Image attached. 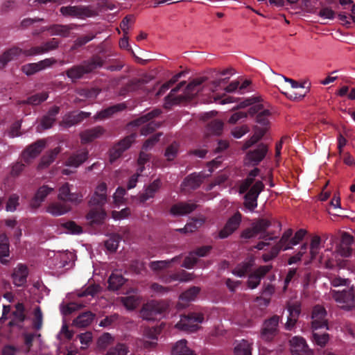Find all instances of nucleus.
<instances>
[{"instance_id":"nucleus-1","label":"nucleus","mask_w":355,"mask_h":355,"mask_svg":"<svg viewBox=\"0 0 355 355\" xmlns=\"http://www.w3.org/2000/svg\"><path fill=\"white\" fill-rule=\"evenodd\" d=\"M258 174V168L252 170L246 180L241 183L239 189L240 193L248 191L245 196L244 205L245 208L250 211H254L257 207V198L264 187L261 180H255V177Z\"/></svg>"},{"instance_id":"nucleus-2","label":"nucleus","mask_w":355,"mask_h":355,"mask_svg":"<svg viewBox=\"0 0 355 355\" xmlns=\"http://www.w3.org/2000/svg\"><path fill=\"white\" fill-rule=\"evenodd\" d=\"M354 242L353 237L347 232H343L340 243L337 245L336 251L332 252L331 248H327L324 250V253L321 256L322 263H324L327 268H331L335 263H338V256L348 257L352 254V245Z\"/></svg>"},{"instance_id":"nucleus-3","label":"nucleus","mask_w":355,"mask_h":355,"mask_svg":"<svg viewBox=\"0 0 355 355\" xmlns=\"http://www.w3.org/2000/svg\"><path fill=\"white\" fill-rule=\"evenodd\" d=\"M74 257V254L69 251H51L48 253L47 265L55 274L59 275L64 271V268L72 266Z\"/></svg>"},{"instance_id":"nucleus-4","label":"nucleus","mask_w":355,"mask_h":355,"mask_svg":"<svg viewBox=\"0 0 355 355\" xmlns=\"http://www.w3.org/2000/svg\"><path fill=\"white\" fill-rule=\"evenodd\" d=\"M168 304L164 301H150L144 304L140 311L141 317L146 320H154L163 317Z\"/></svg>"},{"instance_id":"nucleus-5","label":"nucleus","mask_w":355,"mask_h":355,"mask_svg":"<svg viewBox=\"0 0 355 355\" xmlns=\"http://www.w3.org/2000/svg\"><path fill=\"white\" fill-rule=\"evenodd\" d=\"M204 321V315L201 313H191L188 315H183L175 324V328L186 332H194L200 329V324Z\"/></svg>"},{"instance_id":"nucleus-6","label":"nucleus","mask_w":355,"mask_h":355,"mask_svg":"<svg viewBox=\"0 0 355 355\" xmlns=\"http://www.w3.org/2000/svg\"><path fill=\"white\" fill-rule=\"evenodd\" d=\"M220 163V160L218 158H216V159L210 162L209 165L208 166L209 173H200L198 174L193 173L189 175L182 184V189H193L197 188L201 184L202 180L206 177L209 176L214 171V168H217Z\"/></svg>"},{"instance_id":"nucleus-7","label":"nucleus","mask_w":355,"mask_h":355,"mask_svg":"<svg viewBox=\"0 0 355 355\" xmlns=\"http://www.w3.org/2000/svg\"><path fill=\"white\" fill-rule=\"evenodd\" d=\"M293 236V230L288 229L286 230L278 243L272 249L270 254L263 255L265 261H268L275 257L280 250H287L292 249L293 245L291 244V236Z\"/></svg>"},{"instance_id":"nucleus-8","label":"nucleus","mask_w":355,"mask_h":355,"mask_svg":"<svg viewBox=\"0 0 355 355\" xmlns=\"http://www.w3.org/2000/svg\"><path fill=\"white\" fill-rule=\"evenodd\" d=\"M333 297L343 309L350 310L354 306L355 294L353 288L333 291Z\"/></svg>"},{"instance_id":"nucleus-9","label":"nucleus","mask_w":355,"mask_h":355,"mask_svg":"<svg viewBox=\"0 0 355 355\" xmlns=\"http://www.w3.org/2000/svg\"><path fill=\"white\" fill-rule=\"evenodd\" d=\"M327 315V311L323 306L320 305H316L313 308L311 317V329L313 331L323 328L327 330L329 329L328 327Z\"/></svg>"},{"instance_id":"nucleus-10","label":"nucleus","mask_w":355,"mask_h":355,"mask_svg":"<svg viewBox=\"0 0 355 355\" xmlns=\"http://www.w3.org/2000/svg\"><path fill=\"white\" fill-rule=\"evenodd\" d=\"M159 113V111L157 110L151 112H148V114L135 120L133 123L136 126L143 125L141 129V133L143 135H147L153 130H154L155 128L157 126L156 123L150 120L155 116H158Z\"/></svg>"},{"instance_id":"nucleus-11","label":"nucleus","mask_w":355,"mask_h":355,"mask_svg":"<svg viewBox=\"0 0 355 355\" xmlns=\"http://www.w3.org/2000/svg\"><path fill=\"white\" fill-rule=\"evenodd\" d=\"M279 318L274 315L266 320L261 331L260 337L265 341H270L277 335Z\"/></svg>"},{"instance_id":"nucleus-12","label":"nucleus","mask_w":355,"mask_h":355,"mask_svg":"<svg viewBox=\"0 0 355 355\" xmlns=\"http://www.w3.org/2000/svg\"><path fill=\"white\" fill-rule=\"evenodd\" d=\"M271 225V222L266 219H260L252 224L251 229L246 230L242 234L245 239H250L257 235L261 238H265L267 229Z\"/></svg>"},{"instance_id":"nucleus-13","label":"nucleus","mask_w":355,"mask_h":355,"mask_svg":"<svg viewBox=\"0 0 355 355\" xmlns=\"http://www.w3.org/2000/svg\"><path fill=\"white\" fill-rule=\"evenodd\" d=\"M163 324L154 327H146L144 330V347L147 349L155 348L157 345L158 336L160 334Z\"/></svg>"},{"instance_id":"nucleus-14","label":"nucleus","mask_w":355,"mask_h":355,"mask_svg":"<svg viewBox=\"0 0 355 355\" xmlns=\"http://www.w3.org/2000/svg\"><path fill=\"white\" fill-rule=\"evenodd\" d=\"M291 350L293 355H313L305 339L300 336H294L290 340Z\"/></svg>"},{"instance_id":"nucleus-15","label":"nucleus","mask_w":355,"mask_h":355,"mask_svg":"<svg viewBox=\"0 0 355 355\" xmlns=\"http://www.w3.org/2000/svg\"><path fill=\"white\" fill-rule=\"evenodd\" d=\"M107 200V185L104 182L98 184L91 197L89 205L102 207Z\"/></svg>"},{"instance_id":"nucleus-16","label":"nucleus","mask_w":355,"mask_h":355,"mask_svg":"<svg viewBox=\"0 0 355 355\" xmlns=\"http://www.w3.org/2000/svg\"><path fill=\"white\" fill-rule=\"evenodd\" d=\"M55 62L56 60L53 58H46L36 63L24 64L22 67L21 70L27 76H31L36 72L51 67Z\"/></svg>"},{"instance_id":"nucleus-17","label":"nucleus","mask_w":355,"mask_h":355,"mask_svg":"<svg viewBox=\"0 0 355 355\" xmlns=\"http://www.w3.org/2000/svg\"><path fill=\"white\" fill-rule=\"evenodd\" d=\"M135 135H131L124 139L121 141L118 144L114 146L110 152V162H114L116 159H117L121 154L128 149L131 144L134 141L135 139Z\"/></svg>"},{"instance_id":"nucleus-18","label":"nucleus","mask_w":355,"mask_h":355,"mask_svg":"<svg viewBox=\"0 0 355 355\" xmlns=\"http://www.w3.org/2000/svg\"><path fill=\"white\" fill-rule=\"evenodd\" d=\"M205 81L203 77H200L193 80L186 87L184 95L177 99H174L173 103H178L182 100H189L196 96L200 89L201 84Z\"/></svg>"},{"instance_id":"nucleus-19","label":"nucleus","mask_w":355,"mask_h":355,"mask_svg":"<svg viewBox=\"0 0 355 355\" xmlns=\"http://www.w3.org/2000/svg\"><path fill=\"white\" fill-rule=\"evenodd\" d=\"M241 221V214L239 212L234 214L226 223L224 227L219 232L220 239H225L231 235L239 227Z\"/></svg>"},{"instance_id":"nucleus-20","label":"nucleus","mask_w":355,"mask_h":355,"mask_svg":"<svg viewBox=\"0 0 355 355\" xmlns=\"http://www.w3.org/2000/svg\"><path fill=\"white\" fill-rule=\"evenodd\" d=\"M53 191L54 187H51L48 185H43L40 187L32 198L30 202V207L34 209L39 208L44 201L45 198Z\"/></svg>"},{"instance_id":"nucleus-21","label":"nucleus","mask_w":355,"mask_h":355,"mask_svg":"<svg viewBox=\"0 0 355 355\" xmlns=\"http://www.w3.org/2000/svg\"><path fill=\"white\" fill-rule=\"evenodd\" d=\"M249 114H257V121L262 125H266L269 122L270 112L264 107L263 104L253 105L249 110Z\"/></svg>"},{"instance_id":"nucleus-22","label":"nucleus","mask_w":355,"mask_h":355,"mask_svg":"<svg viewBox=\"0 0 355 355\" xmlns=\"http://www.w3.org/2000/svg\"><path fill=\"white\" fill-rule=\"evenodd\" d=\"M58 199L64 201H69L71 202L78 203L82 200V195L77 193H71L70 185L69 183H65L59 188L58 190Z\"/></svg>"},{"instance_id":"nucleus-23","label":"nucleus","mask_w":355,"mask_h":355,"mask_svg":"<svg viewBox=\"0 0 355 355\" xmlns=\"http://www.w3.org/2000/svg\"><path fill=\"white\" fill-rule=\"evenodd\" d=\"M60 12L65 17L83 18L90 16L89 10L85 6H63Z\"/></svg>"},{"instance_id":"nucleus-24","label":"nucleus","mask_w":355,"mask_h":355,"mask_svg":"<svg viewBox=\"0 0 355 355\" xmlns=\"http://www.w3.org/2000/svg\"><path fill=\"white\" fill-rule=\"evenodd\" d=\"M287 311L288 312V315L285 327L287 330H291L294 327L300 315L301 311L300 304L299 302L288 303L287 306Z\"/></svg>"},{"instance_id":"nucleus-25","label":"nucleus","mask_w":355,"mask_h":355,"mask_svg":"<svg viewBox=\"0 0 355 355\" xmlns=\"http://www.w3.org/2000/svg\"><path fill=\"white\" fill-rule=\"evenodd\" d=\"M162 186L160 180L157 179L152 183L144 187L142 193L139 194V200L141 203L155 197L156 193L159 190Z\"/></svg>"},{"instance_id":"nucleus-26","label":"nucleus","mask_w":355,"mask_h":355,"mask_svg":"<svg viewBox=\"0 0 355 355\" xmlns=\"http://www.w3.org/2000/svg\"><path fill=\"white\" fill-rule=\"evenodd\" d=\"M46 144L44 140H40L29 146L22 153V158L26 162L35 158L44 148Z\"/></svg>"},{"instance_id":"nucleus-27","label":"nucleus","mask_w":355,"mask_h":355,"mask_svg":"<svg viewBox=\"0 0 355 355\" xmlns=\"http://www.w3.org/2000/svg\"><path fill=\"white\" fill-rule=\"evenodd\" d=\"M321 250V238L319 236H313L311 238L310 247H309V257L306 259V263H309L313 259H316L317 257L319 259V261L321 264H323L325 266L324 263H322L320 260L321 256L324 253L322 252L320 254Z\"/></svg>"},{"instance_id":"nucleus-28","label":"nucleus","mask_w":355,"mask_h":355,"mask_svg":"<svg viewBox=\"0 0 355 355\" xmlns=\"http://www.w3.org/2000/svg\"><path fill=\"white\" fill-rule=\"evenodd\" d=\"M148 159L149 155L148 154L144 152L140 153L138 159V164L139 166L137 171V173L130 178L127 185L128 189H131L136 187L138 178L140 175H141V173L144 170V166L143 165L148 160Z\"/></svg>"},{"instance_id":"nucleus-29","label":"nucleus","mask_w":355,"mask_h":355,"mask_svg":"<svg viewBox=\"0 0 355 355\" xmlns=\"http://www.w3.org/2000/svg\"><path fill=\"white\" fill-rule=\"evenodd\" d=\"M271 269L269 265L259 267L256 271L248 277V286L250 288L254 289L259 284L261 278Z\"/></svg>"},{"instance_id":"nucleus-30","label":"nucleus","mask_w":355,"mask_h":355,"mask_svg":"<svg viewBox=\"0 0 355 355\" xmlns=\"http://www.w3.org/2000/svg\"><path fill=\"white\" fill-rule=\"evenodd\" d=\"M28 274L27 267L21 263L18 264L12 273L13 284L17 286H23L26 282Z\"/></svg>"},{"instance_id":"nucleus-31","label":"nucleus","mask_w":355,"mask_h":355,"mask_svg":"<svg viewBox=\"0 0 355 355\" xmlns=\"http://www.w3.org/2000/svg\"><path fill=\"white\" fill-rule=\"evenodd\" d=\"M89 114L90 113L85 112H80L78 113L72 112L67 114L63 117L60 125L65 128L71 127L81 121L83 119L88 117Z\"/></svg>"},{"instance_id":"nucleus-32","label":"nucleus","mask_w":355,"mask_h":355,"mask_svg":"<svg viewBox=\"0 0 355 355\" xmlns=\"http://www.w3.org/2000/svg\"><path fill=\"white\" fill-rule=\"evenodd\" d=\"M23 55V49L13 47L6 51L0 56V68H3L9 62L17 59Z\"/></svg>"},{"instance_id":"nucleus-33","label":"nucleus","mask_w":355,"mask_h":355,"mask_svg":"<svg viewBox=\"0 0 355 355\" xmlns=\"http://www.w3.org/2000/svg\"><path fill=\"white\" fill-rule=\"evenodd\" d=\"M268 148L264 144H260L254 151L250 152L247 155L248 162L252 164H257L266 156Z\"/></svg>"},{"instance_id":"nucleus-34","label":"nucleus","mask_w":355,"mask_h":355,"mask_svg":"<svg viewBox=\"0 0 355 355\" xmlns=\"http://www.w3.org/2000/svg\"><path fill=\"white\" fill-rule=\"evenodd\" d=\"M227 81V78H220L211 83L209 90L211 92V96L209 97V99L207 101V103L216 102L220 99L222 96L219 94L218 92L221 89V86L225 85Z\"/></svg>"},{"instance_id":"nucleus-35","label":"nucleus","mask_w":355,"mask_h":355,"mask_svg":"<svg viewBox=\"0 0 355 355\" xmlns=\"http://www.w3.org/2000/svg\"><path fill=\"white\" fill-rule=\"evenodd\" d=\"M70 211V207L64 203L53 202L46 207V211L53 216H60Z\"/></svg>"},{"instance_id":"nucleus-36","label":"nucleus","mask_w":355,"mask_h":355,"mask_svg":"<svg viewBox=\"0 0 355 355\" xmlns=\"http://www.w3.org/2000/svg\"><path fill=\"white\" fill-rule=\"evenodd\" d=\"M88 152L81 150L76 154L71 155L65 163L66 166L73 168H78L87 159Z\"/></svg>"},{"instance_id":"nucleus-37","label":"nucleus","mask_w":355,"mask_h":355,"mask_svg":"<svg viewBox=\"0 0 355 355\" xmlns=\"http://www.w3.org/2000/svg\"><path fill=\"white\" fill-rule=\"evenodd\" d=\"M195 209L196 205L193 203L180 202L173 205L170 212L173 216H180L189 214Z\"/></svg>"},{"instance_id":"nucleus-38","label":"nucleus","mask_w":355,"mask_h":355,"mask_svg":"<svg viewBox=\"0 0 355 355\" xmlns=\"http://www.w3.org/2000/svg\"><path fill=\"white\" fill-rule=\"evenodd\" d=\"M181 257L178 256L169 260L151 261L149 263V267L153 272H159L168 268L172 263L179 261Z\"/></svg>"},{"instance_id":"nucleus-39","label":"nucleus","mask_w":355,"mask_h":355,"mask_svg":"<svg viewBox=\"0 0 355 355\" xmlns=\"http://www.w3.org/2000/svg\"><path fill=\"white\" fill-rule=\"evenodd\" d=\"M106 218V213L102 207L92 209L87 215V219L92 224H101Z\"/></svg>"},{"instance_id":"nucleus-40","label":"nucleus","mask_w":355,"mask_h":355,"mask_svg":"<svg viewBox=\"0 0 355 355\" xmlns=\"http://www.w3.org/2000/svg\"><path fill=\"white\" fill-rule=\"evenodd\" d=\"M193 279L191 273L184 270L179 273H174L170 275L163 276L161 279L165 284H170L175 281L189 282Z\"/></svg>"},{"instance_id":"nucleus-41","label":"nucleus","mask_w":355,"mask_h":355,"mask_svg":"<svg viewBox=\"0 0 355 355\" xmlns=\"http://www.w3.org/2000/svg\"><path fill=\"white\" fill-rule=\"evenodd\" d=\"M171 355H195V353L187 345L185 340H180L173 346Z\"/></svg>"},{"instance_id":"nucleus-42","label":"nucleus","mask_w":355,"mask_h":355,"mask_svg":"<svg viewBox=\"0 0 355 355\" xmlns=\"http://www.w3.org/2000/svg\"><path fill=\"white\" fill-rule=\"evenodd\" d=\"M92 69L93 67L92 65L76 66L68 70L67 75L71 80H76L81 78L84 73L89 72Z\"/></svg>"},{"instance_id":"nucleus-43","label":"nucleus","mask_w":355,"mask_h":355,"mask_svg":"<svg viewBox=\"0 0 355 355\" xmlns=\"http://www.w3.org/2000/svg\"><path fill=\"white\" fill-rule=\"evenodd\" d=\"M70 29L71 28L68 26L53 25L50 27H42L40 31L44 32L45 31H49L51 35L67 37L69 35Z\"/></svg>"},{"instance_id":"nucleus-44","label":"nucleus","mask_w":355,"mask_h":355,"mask_svg":"<svg viewBox=\"0 0 355 355\" xmlns=\"http://www.w3.org/2000/svg\"><path fill=\"white\" fill-rule=\"evenodd\" d=\"M254 258L251 257L249 259L239 264L232 271V273L239 277H243L245 274L250 271L254 264Z\"/></svg>"},{"instance_id":"nucleus-45","label":"nucleus","mask_w":355,"mask_h":355,"mask_svg":"<svg viewBox=\"0 0 355 355\" xmlns=\"http://www.w3.org/2000/svg\"><path fill=\"white\" fill-rule=\"evenodd\" d=\"M103 133V130L101 127H96L92 129L87 130L80 135L82 142L87 143L100 137Z\"/></svg>"},{"instance_id":"nucleus-46","label":"nucleus","mask_w":355,"mask_h":355,"mask_svg":"<svg viewBox=\"0 0 355 355\" xmlns=\"http://www.w3.org/2000/svg\"><path fill=\"white\" fill-rule=\"evenodd\" d=\"M9 256L8 238L6 234L0 235V261L6 264L8 262L6 258Z\"/></svg>"},{"instance_id":"nucleus-47","label":"nucleus","mask_w":355,"mask_h":355,"mask_svg":"<svg viewBox=\"0 0 355 355\" xmlns=\"http://www.w3.org/2000/svg\"><path fill=\"white\" fill-rule=\"evenodd\" d=\"M94 315L89 312H85L79 315L73 321V324L74 326L78 327H85L91 324L94 320Z\"/></svg>"},{"instance_id":"nucleus-48","label":"nucleus","mask_w":355,"mask_h":355,"mask_svg":"<svg viewBox=\"0 0 355 355\" xmlns=\"http://www.w3.org/2000/svg\"><path fill=\"white\" fill-rule=\"evenodd\" d=\"M59 107L55 106L43 117L41 122V126L43 129H48L52 126L55 121V117L59 112Z\"/></svg>"},{"instance_id":"nucleus-49","label":"nucleus","mask_w":355,"mask_h":355,"mask_svg":"<svg viewBox=\"0 0 355 355\" xmlns=\"http://www.w3.org/2000/svg\"><path fill=\"white\" fill-rule=\"evenodd\" d=\"M235 355H252V343L245 340H242L234 347Z\"/></svg>"},{"instance_id":"nucleus-50","label":"nucleus","mask_w":355,"mask_h":355,"mask_svg":"<svg viewBox=\"0 0 355 355\" xmlns=\"http://www.w3.org/2000/svg\"><path fill=\"white\" fill-rule=\"evenodd\" d=\"M60 148L57 147L55 148L53 150L48 153L46 155L43 156L39 164V168H43L47 167L50 164H51L55 160V158L60 153Z\"/></svg>"},{"instance_id":"nucleus-51","label":"nucleus","mask_w":355,"mask_h":355,"mask_svg":"<svg viewBox=\"0 0 355 355\" xmlns=\"http://www.w3.org/2000/svg\"><path fill=\"white\" fill-rule=\"evenodd\" d=\"M124 282L125 279L120 273H112L108 279V287L112 291L117 290L124 284Z\"/></svg>"},{"instance_id":"nucleus-52","label":"nucleus","mask_w":355,"mask_h":355,"mask_svg":"<svg viewBox=\"0 0 355 355\" xmlns=\"http://www.w3.org/2000/svg\"><path fill=\"white\" fill-rule=\"evenodd\" d=\"M114 341L113 336L109 333H104L97 340L96 347L98 350H104Z\"/></svg>"},{"instance_id":"nucleus-53","label":"nucleus","mask_w":355,"mask_h":355,"mask_svg":"<svg viewBox=\"0 0 355 355\" xmlns=\"http://www.w3.org/2000/svg\"><path fill=\"white\" fill-rule=\"evenodd\" d=\"M121 302L128 310H133L139 304V299L135 295H130L127 297H121Z\"/></svg>"},{"instance_id":"nucleus-54","label":"nucleus","mask_w":355,"mask_h":355,"mask_svg":"<svg viewBox=\"0 0 355 355\" xmlns=\"http://www.w3.org/2000/svg\"><path fill=\"white\" fill-rule=\"evenodd\" d=\"M200 292V288L196 286H193L185 292H184L180 296V300L185 302H189L193 301L197 297Z\"/></svg>"},{"instance_id":"nucleus-55","label":"nucleus","mask_w":355,"mask_h":355,"mask_svg":"<svg viewBox=\"0 0 355 355\" xmlns=\"http://www.w3.org/2000/svg\"><path fill=\"white\" fill-rule=\"evenodd\" d=\"M128 347L123 343H118L114 347H110L106 355H128Z\"/></svg>"},{"instance_id":"nucleus-56","label":"nucleus","mask_w":355,"mask_h":355,"mask_svg":"<svg viewBox=\"0 0 355 355\" xmlns=\"http://www.w3.org/2000/svg\"><path fill=\"white\" fill-rule=\"evenodd\" d=\"M123 108V105H114V106H112V107H110L109 108H107L104 110H102L101 112H98L96 116H95V119H105L108 116H110V115H112L113 113L119 111V110H121Z\"/></svg>"},{"instance_id":"nucleus-57","label":"nucleus","mask_w":355,"mask_h":355,"mask_svg":"<svg viewBox=\"0 0 355 355\" xmlns=\"http://www.w3.org/2000/svg\"><path fill=\"white\" fill-rule=\"evenodd\" d=\"M312 340L317 345L323 347L329 340V335L328 334H319L318 333H313Z\"/></svg>"},{"instance_id":"nucleus-58","label":"nucleus","mask_w":355,"mask_h":355,"mask_svg":"<svg viewBox=\"0 0 355 355\" xmlns=\"http://www.w3.org/2000/svg\"><path fill=\"white\" fill-rule=\"evenodd\" d=\"M125 190L123 188H117V189L116 190L115 193L113 195V202L115 205V207H119L121 204L124 202V196L125 195Z\"/></svg>"},{"instance_id":"nucleus-59","label":"nucleus","mask_w":355,"mask_h":355,"mask_svg":"<svg viewBox=\"0 0 355 355\" xmlns=\"http://www.w3.org/2000/svg\"><path fill=\"white\" fill-rule=\"evenodd\" d=\"M48 93L46 92H43L40 94H36L29 97L27 100V103L35 105H38L42 102L46 101L48 98Z\"/></svg>"},{"instance_id":"nucleus-60","label":"nucleus","mask_w":355,"mask_h":355,"mask_svg":"<svg viewBox=\"0 0 355 355\" xmlns=\"http://www.w3.org/2000/svg\"><path fill=\"white\" fill-rule=\"evenodd\" d=\"M84 306L82 303L80 302H71L66 306H61L60 309L63 315L70 314L72 312L80 309Z\"/></svg>"},{"instance_id":"nucleus-61","label":"nucleus","mask_w":355,"mask_h":355,"mask_svg":"<svg viewBox=\"0 0 355 355\" xmlns=\"http://www.w3.org/2000/svg\"><path fill=\"white\" fill-rule=\"evenodd\" d=\"M43 315L39 306L34 309L33 312V326L36 329H41L42 326Z\"/></svg>"},{"instance_id":"nucleus-62","label":"nucleus","mask_w":355,"mask_h":355,"mask_svg":"<svg viewBox=\"0 0 355 355\" xmlns=\"http://www.w3.org/2000/svg\"><path fill=\"white\" fill-rule=\"evenodd\" d=\"M121 239V237L118 234H114L105 242L106 248L110 252L115 251L118 248Z\"/></svg>"},{"instance_id":"nucleus-63","label":"nucleus","mask_w":355,"mask_h":355,"mask_svg":"<svg viewBox=\"0 0 355 355\" xmlns=\"http://www.w3.org/2000/svg\"><path fill=\"white\" fill-rule=\"evenodd\" d=\"M64 227L68 234H80L83 232L82 227L73 221L67 222L64 224Z\"/></svg>"},{"instance_id":"nucleus-64","label":"nucleus","mask_w":355,"mask_h":355,"mask_svg":"<svg viewBox=\"0 0 355 355\" xmlns=\"http://www.w3.org/2000/svg\"><path fill=\"white\" fill-rule=\"evenodd\" d=\"M19 196L17 194H12L10 196L6 204V209L7 211H15L19 205Z\"/></svg>"}]
</instances>
